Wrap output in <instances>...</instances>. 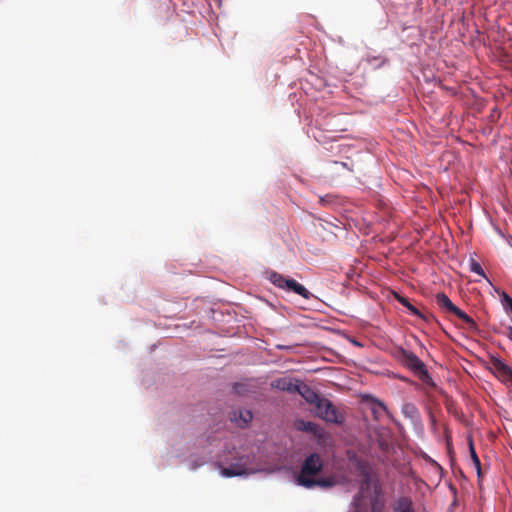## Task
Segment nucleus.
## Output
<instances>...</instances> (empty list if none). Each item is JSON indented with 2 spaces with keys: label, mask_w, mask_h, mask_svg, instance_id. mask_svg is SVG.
<instances>
[{
  "label": "nucleus",
  "mask_w": 512,
  "mask_h": 512,
  "mask_svg": "<svg viewBox=\"0 0 512 512\" xmlns=\"http://www.w3.org/2000/svg\"><path fill=\"white\" fill-rule=\"evenodd\" d=\"M323 465V460L319 454H310L303 462L301 471L296 478L297 483L302 486V479H314L313 476L322 471Z\"/></svg>",
  "instance_id": "1"
},
{
  "label": "nucleus",
  "mask_w": 512,
  "mask_h": 512,
  "mask_svg": "<svg viewBox=\"0 0 512 512\" xmlns=\"http://www.w3.org/2000/svg\"><path fill=\"white\" fill-rule=\"evenodd\" d=\"M271 282L281 288L286 289L288 291H293L294 293L302 296L304 299H309L311 293L300 283L291 278H286L279 273H272L270 277Z\"/></svg>",
  "instance_id": "2"
},
{
  "label": "nucleus",
  "mask_w": 512,
  "mask_h": 512,
  "mask_svg": "<svg viewBox=\"0 0 512 512\" xmlns=\"http://www.w3.org/2000/svg\"><path fill=\"white\" fill-rule=\"evenodd\" d=\"M399 360L404 366L412 370L415 374H418L420 376L424 375L428 377V371L425 367V364L413 352L407 351L405 349H400Z\"/></svg>",
  "instance_id": "3"
},
{
  "label": "nucleus",
  "mask_w": 512,
  "mask_h": 512,
  "mask_svg": "<svg viewBox=\"0 0 512 512\" xmlns=\"http://www.w3.org/2000/svg\"><path fill=\"white\" fill-rule=\"evenodd\" d=\"M316 414L331 423H341L342 416L339 414L335 406L328 399L321 397L315 405Z\"/></svg>",
  "instance_id": "4"
},
{
  "label": "nucleus",
  "mask_w": 512,
  "mask_h": 512,
  "mask_svg": "<svg viewBox=\"0 0 512 512\" xmlns=\"http://www.w3.org/2000/svg\"><path fill=\"white\" fill-rule=\"evenodd\" d=\"M494 374L503 383L512 385V369L501 359L493 357L491 359Z\"/></svg>",
  "instance_id": "5"
},
{
  "label": "nucleus",
  "mask_w": 512,
  "mask_h": 512,
  "mask_svg": "<svg viewBox=\"0 0 512 512\" xmlns=\"http://www.w3.org/2000/svg\"><path fill=\"white\" fill-rule=\"evenodd\" d=\"M300 381H294L291 377H281L272 382V386L278 390L296 393Z\"/></svg>",
  "instance_id": "6"
},
{
  "label": "nucleus",
  "mask_w": 512,
  "mask_h": 512,
  "mask_svg": "<svg viewBox=\"0 0 512 512\" xmlns=\"http://www.w3.org/2000/svg\"><path fill=\"white\" fill-rule=\"evenodd\" d=\"M253 414L248 409H238L231 413L230 419L239 427H245L252 420Z\"/></svg>",
  "instance_id": "7"
},
{
  "label": "nucleus",
  "mask_w": 512,
  "mask_h": 512,
  "mask_svg": "<svg viewBox=\"0 0 512 512\" xmlns=\"http://www.w3.org/2000/svg\"><path fill=\"white\" fill-rule=\"evenodd\" d=\"M300 394L308 403L316 405L320 400L321 396L311 389L307 384L300 382L297 392Z\"/></svg>",
  "instance_id": "8"
},
{
  "label": "nucleus",
  "mask_w": 512,
  "mask_h": 512,
  "mask_svg": "<svg viewBox=\"0 0 512 512\" xmlns=\"http://www.w3.org/2000/svg\"><path fill=\"white\" fill-rule=\"evenodd\" d=\"M392 512H415L412 500L406 496L400 497L394 503Z\"/></svg>",
  "instance_id": "9"
},
{
  "label": "nucleus",
  "mask_w": 512,
  "mask_h": 512,
  "mask_svg": "<svg viewBox=\"0 0 512 512\" xmlns=\"http://www.w3.org/2000/svg\"><path fill=\"white\" fill-rule=\"evenodd\" d=\"M437 305L445 311L454 314L458 307L452 303L448 296L444 293H438L435 297Z\"/></svg>",
  "instance_id": "10"
},
{
  "label": "nucleus",
  "mask_w": 512,
  "mask_h": 512,
  "mask_svg": "<svg viewBox=\"0 0 512 512\" xmlns=\"http://www.w3.org/2000/svg\"><path fill=\"white\" fill-rule=\"evenodd\" d=\"M332 485L333 480L330 478L302 479V486L308 489L314 488L315 486L330 487Z\"/></svg>",
  "instance_id": "11"
},
{
  "label": "nucleus",
  "mask_w": 512,
  "mask_h": 512,
  "mask_svg": "<svg viewBox=\"0 0 512 512\" xmlns=\"http://www.w3.org/2000/svg\"><path fill=\"white\" fill-rule=\"evenodd\" d=\"M371 412L376 420H380L383 414H389L386 405L377 399H373L371 404Z\"/></svg>",
  "instance_id": "12"
},
{
  "label": "nucleus",
  "mask_w": 512,
  "mask_h": 512,
  "mask_svg": "<svg viewBox=\"0 0 512 512\" xmlns=\"http://www.w3.org/2000/svg\"><path fill=\"white\" fill-rule=\"evenodd\" d=\"M395 298L400 304L406 307L412 315L424 319V315L414 305H412L406 297L395 293Z\"/></svg>",
  "instance_id": "13"
},
{
  "label": "nucleus",
  "mask_w": 512,
  "mask_h": 512,
  "mask_svg": "<svg viewBox=\"0 0 512 512\" xmlns=\"http://www.w3.org/2000/svg\"><path fill=\"white\" fill-rule=\"evenodd\" d=\"M296 427L298 430L309 432L314 435H317L319 432L318 425L312 421H304V420L297 421Z\"/></svg>",
  "instance_id": "14"
},
{
  "label": "nucleus",
  "mask_w": 512,
  "mask_h": 512,
  "mask_svg": "<svg viewBox=\"0 0 512 512\" xmlns=\"http://www.w3.org/2000/svg\"><path fill=\"white\" fill-rule=\"evenodd\" d=\"M459 319H461L468 327L469 330L475 331L477 330V324L476 322L464 311H462L460 308L456 310L454 313Z\"/></svg>",
  "instance_id": "15"
},
{
  "label": "nucleus",
  "mask_w": 512,
  "mask_h": 512,
  "mask_svg": "<svg viewBox=\"0 0 512 512\" xmlns=\"http://www.w3.org/2000/svg\"><path fill=\"white\" fill-rule=\"evenodd\" d=\"M245 473V468L240 465H231L230 467L222 470V474L226 477L240 476Z\"/></svg>",
  "instance_id": "16"
},
{
  "label": "nucleus",
  "mask_w": 512,
  "mask_h": 512,
  "mask_svg": "<svg viewBox=\"0 0 512 512\" xmlns=\"http://www.w3.org/2000/svg\"><path fill=\"white\" fill-rule=\"evenodd\" d=\"M469 450H470V456H471L473 465L477 471L478 476L480 477L481 476V462H480V459L474 449L472 442H470V444H469Z\"/></svg>",
  "instance_id": "17"
},
{
  "label": "nucleus",
  "mask_w": 512,
  "mask_h": 512,
  "mask_svg": "<svg viewBox=\"0 0 512 512\" xmlns=\"http://www.w3.org/2000/svg\"><path fill=\"white\" fill-rule=\"evenodd\" d=\"M366 61L368 64L372 65L373 67H376V68H379V67H382L386 62V58H384L383 56L379 55V56H368L366 58Z\"/></svg>",
  "instance_id": "18"
},
{
  "label": "nucleus",
  "mask_w": 512,
  "mask_h": 512,
  "mask_svg": "<svg viewBox=\"0 0 512 512\" xmlns=\"http://www.w3.org/2000/svg\"><path fill=\"white\" fill-rule=\"evenodd\" d=\"M470 270L482 277H485L484 270L482 269L481 265L478 262H476L475 260L471 261Z\"/></svg>",
  "instance_id": "19"
},
{
  "label": "nucleus",
  "mask_w": 512,
  "mask_h": 512,
  "mask_svg": "<svg viewBox=\"0 0 512 512\" xmlns=\"http://www.w3.org/2000/svg\"><path fill=\"white\" fill-rule=\"evenodd\" d=\"M502 304L505 309H509L512 312V298L505 292L502 294Z\"/></svg>",
  "instance_id": "20"
},
{
  "label": "nucleus",
  "mask_w": 512,
  "mask_h": 512,
  "mask_svg": "<svg viewBox=\"0 0 512 512\" xmlns=\"http://www.w3.org/2000/svg\"><path fill=\"white\" fill-rule=\"evenodd\" d=\"M240 388H242V385L241 384H235L234 385V390L237 392V393H240Z\"/></svg>",
  "instance_id": "21"
},
{
  "label": "nucleus",
  "mask_w": 512,
  "mask_h": 512,
  "mask_svg": "<svg viewBox=\"0 0 512 512\" xmlns=\"http://www.w3.org/2000/svg\"><path fill=\"white\" fill-rule=\"evenodd\" d=\"M507 337L512 341V327L508 329Z\"/></svg>",
  "instance_id": "22"
},
{
  "label": "nucleus",
  "mask_w": 512,
  "mask_h": 512,
  "mask_svg": "<svg viewBox=\"0 0 512 512\" xmlns=\"http://www.w3.org/2000/svg\"><path fill=\"white\" fill-rule=\"evenodd\" d=\"M380 447H381L382 449H386L387 445H386V444H384V443H381V444H380Z\"/></svg>",
  "instance_id": "23"
},
{
  "label": "nucleus",
  "mask_w": 512,
  "mask_h": 512,
  "mask_svg": "<svg viewBox=\"0 0 512 512\" xmlns=\"http://www.w3.org/2000/svg\"><path fill=\"white\" fill-rule=\"evenodd\" d=\"M320 202H322V203L327 202V199H325L324 197H321Z\"/></svg>",
  "instance_id": "24"
},
{
  "label": "nucleus",
  "mask_w": 512,
  "mask_h": 512,
  "mask_svg": "<svg viewBox=\"0 0 512 512\" xmlns=\"http://www.w3.org/2000/svg\"><path fill=\"white\" fill-rule=\"evenodd\" d=\"M372 512H378V511L376 510V507H375V505H374V504H373V506H372Z\"/></svg>",
  "instance_id": "25"
}]
</instances>
